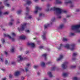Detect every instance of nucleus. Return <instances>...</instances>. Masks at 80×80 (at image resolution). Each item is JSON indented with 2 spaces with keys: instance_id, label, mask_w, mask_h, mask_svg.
<instances>
[{
  "instance_id": "obj_42",
  "label": "nucleus",
  "mask_w": 80,
  "mask_h": 80,
  "mask_svg": "<svg viewBox=\"0 0 80 80\" xmlns=\"http://www.w3.org/2000/svg\"><path fill=\"white\" fill-rule=\"evenodd\" d=\"M7 63H8V61H7V60H6L5 61V64H6V65H7Z\"/></svg>"
},
{
  "instance_id": "obj_2",
  "label": "nucleus",
  "mask_w": 80,
  "mask_h": 80,
  "mask_svg": "<svg viewBox=\"0 0 80 80\" xmlns=\"http://www.w3.org/2000/svg\"><path fill=\"white\" fill-rule=\"evenodd\" d=\"M75 45L74 44H72L71 45L70 44H67L66 46H64V47L68 49H70L71 51H73V50L75 49Z\"/></svg>"
},
{
  "instance_id": "obj_43",
  "label": "nucleus",
  "mask_w": 80,
  "mask_h": 80,
  "mask_svg": "<svg viewBox=\"0 0 80 80\" xmlns=\"http://www.w3.org/2000/svg\"><path fill=\"white\" fill-rule=\"evenodd\" d=\"M11 64L12 65H14V64H15V62H11Z\"/></svg>"
},
{
  "instance_id": "obj_6",
  "label": "nucleus",
  "mask_w": 80,
  "mask_h": 80,
  "mask_svg": "<svg viewBox=\"0 0 80 80\" xmlns=\"http://www.w3.org/2000/svg\"><path fill=\"white\" fill-rule=\"evenodd\" d=\"M35 9L36 10L34 11V13L36 14L37 13V12H38V10H42V8L40 7H36L35 8Z\"/></svg>"
},
{
  "instance_id": "obj_28",
  "label": "nucleus",
  "mask_w": 80,
  "mask_h": 80,
  "mask_svg": "<svg viewBox=\"0 0 80 80\" xmlns=\"http://www.w3.org/2000/svg\"><path fill=\"white\" fill-rule=\"evenodd\" d=\"M41 66H42V67H44V66H45V64L44 62H42L41 63Z\"/></svg>"
},
{
  "instance_id": "obj_44",
  "label": "nucleus",
  "mask_w": 80,
  "mask_h": 80,
  "mask_svg": "<svg viewBox=\"0 0 80 80\" xmlns=\"http://www.w3.org/2000/svg\"><path fill=\"white\" fill-rule=\"evenodd\" d=\"M40 49H42V48H43V46H40L39 47Z\"/></svg>"
},
{
  "instance_id": "obj_5",
  "label": "nucleus",
  "mask_w": 80,
  "mask_h": 80,
  "mask_svg": "<svg viewBox=\"0 0 80 80\" xmlns=\"http://www.w3.org/2000/svg\"><path fill=\"white\" fill-rule=\"evenodd\" d=\"M68 62H65L62 65V67L63 69H66L67 68Z\"/></svg>"
},
{
  "instance_id": "obj_59",
  "label": "nucleus",
  "mask_w": 80,
  "mask_h": 80,
  "mask_svg": "<svg viewBox=\"0 0 80 80\" xmlns=\"http://www.w3.org/2000/svg\"><path fill=\"white\" fill-rule=\"evenodd\" d=\"M63 20L64 22H66V19L65 18H64L63 19Z\"/></svg>"
},
{
  "instance_id": "obj_35",
  "label": "nucleus",
  "mask_w": 80,
  "mask_h": 80,
  "mask_svg": "<svg viewBox=\"0 0 80 80\" xmlns=\"http://www.w3.org/2000/svg\"><path fill=\"white\" fill-rule=\"evenodd\" d=\"M55 70V67H53L52 68L51 70L54 71V70Z\"/></svg>"
},
{
  "instance_id": "obj_49",
  "label": "nucleus",
  "mask_w": 80,
  "mask_h": 80,
  "mask_svg": "<svg viewBox=\"0 0 80 80\" xmlns=\"http://www.w3.org/2000/svg\"><path fill=\"white\" fill-rule=\"evenodd\" d=\"M6 6L7 7H10V4H6Z\"/></svg>"
},
{
  "instance_id": "obj_27",
  "label": "nucleus",
  "mask_w": 80,
  "mask_h": 80,
  "mask_svg": "<svg viewBox=\"0 0 80 80\" xmlns=\"http://www.w3.org/2000/svg\"><path fill=\"white\" fill-rule=\"evenodd\" d=\"M63 47V45L62 44H61L60 45V46L59 48H58V49L59 50H60L61 49V48L62 47Z\"/></svg>"
},
{
  "instance_id": "obj_39",
  "label": "nucleus",
  "mask_w": 80,
  "mask_h": 80,
  "mask_svg": "<svg viewBox=\"0 0 80 80\" xmlns=\"http://www.w3.org/2000/svg\"><path fill=\"white\" fill-rule=\"evenodd\" d=\"M25 32H28V33H30V31H29L28 30H25Z\"/></svg>"
},
{
  "instance_id": "obj_47",
  "label": "nucleus",
  "mask_w": 80,
  "mask_h": 80,
  "mask_svg": "<svg viewBox=\"0 0 80 80\" xmlns=\"http://www.w3.org/2000/svg\"><path fill=\"white\" fill-rule=\"evenodd\" d=\"M71 35L73 36L75 35V34H74V33H71Z\"/></svg>"
},
{
  "instance_id": "obj_41",
  "label": "nucleus",
  "mask_w": 80,
  "mask_h": 80,
  "mask_svg": "<svg viewBox=\"0 0 80 80\" xmlns=\"http://www.w3.org/2000/svg\"><path fill=\"white\" fill-rule=\"evenodd\" d=\"M32 18V17L31 16H29V17L28 18H29V19H31V18Z\"/></svg>"
},
{
  "instance_id": "obj_21",
  "label": "nucleus",
  "mask_w": 80,
  "mask_h": 80,
  "mask_svg": "<svg viewBox=\"0 0 80 80\" xmlns=\"http://www.w3.org/2000/svg\"><path fill=\"white\" fill-rule=\"evenodd\" d=\"M50 25V24H45L44 25V27L45 29L47 28Z\"/></svg>"
},
{
  "instance_id": "obj_48",
  "label": "nucleus",
  "mask_w": 80,
  "mask_h": 80,
  "mask_svg": "<svg viewBox=\"0 0 80 80\" xmlns=\"http://www.w3.org/2000/svg\"><path fill=\"white\" fill-rule=\"evenodd\" d=\"M9 77L10 78H11L12 77V75L11 74L9 75Z\"/></svg>"
},
{
  "instance_id": "obj_1",
  "label": "nucleus",
  "mask_w": 80,
  "mask_h": 80,
  "mask_svg": "<svg viewBox=\"0 0 80 80\" xmlns=\"http://www.w3.org/2000/svg\"><path fill=\"white\" fill-rule=\"evenodd\" d=\"M50 7V4H48L47 5L48 8L46 10V12H48V11H51L52 10H54L55 11V14L58 16V18H61V16L60 15L62 13H67V12L65 10H63L62 9H60L58 8H55V7L51 8L50 9L49 8Z\"/></svg>"
},
{
  "instance_id": "obj_36",
  "label": "nucleus",
  "mask_w": 80,
  "mask_h": 80,
  "mask_svg": "<svg viewBox=\"0 0 80 80\" xmlns=\"http://www.w3.org/2000/svg\"><path fill=\"white\" fill-rule=\"evenodd\" d=\"M14 48H13L12 49H11L10 51L11 52H14Z\"/></svg>"
},
{
  "instance_id": "obj_34",
  "label": "nucleus",
  "mask_w": 80,
  "mask_h": 80,
  "mask_svg": "<svg viewBox=\"0 0 80 80\" xmlns=\"http://www.w3.org/2000/svg\"><path fill=\"white\" fill-rule=\"evenodd\" d=\"M8 12H5L3 13V15H8Z\"/></svg>"
},
{
  "instance_id": "obj_11",
  "label": "nucleus",
  "mask_w": 80,
  "mask_h": 80,
  "mask_svg": "<svg viewBox=\"0 0 80 80\" xmlns=\"http://www.w3.org/2000/svg\"><path fill=\"white\" fill-rule=\"evenodd\" d=\"M45 34H46V32H43V35L42 36V39L44 40H46Z\"/></svg>"
},
{
  "instance_id": "obj_24",
  "label": "nucleus",
  "mask_w": 80,
  "mask_h": 80,
  "mask_svg": "<svg viewBox=\"0 0 80 80\" xmlns=\"http://www.w3.org/2000/svg\"><path fill=\"white\" fill-rule=\"evenodd\" d=\"M62 76H63V77H68V74H67V73H63Z\"/></svg>"
},
{
  "instance_id": "obj_4",
  "label": "nucleus",
  "mask_w": 80,
  "mask_h": 80,
  "mask_svg": "<svg viewBox=\"0 0 80 80\" xmlns=\"http://www.w3.org/2000/svg\"><path fill=\"white\" fill-rule=\"evenodd\" d=\"M27 25V23H25L22 26V28H18V30L19 32H20V31L21 32H22L23 30H24L25 29V28L26 27V25Z\"/></svg>"
},
{
  "instance_id": "obj_53",
  "label": "nucleus",
  "mask_w": 80,
  "mask_h": 80,
  "mask_svg": "<svg viewBox=\"0 0 80 80\" xmlns=\"http://www.w3.org/2000/svg\"><path fill=\"white\" fill-rule=\"evenodd\" d=\"M5 55H7L8 54V53L6 51L5 52Z\"/></svg>"
},
{
  "instance_id": "obj_8",
  "label": "nucleus",
  "mask_w": 80,
  "mask_h": 80,
  "mask_svg": "<svg viewBox=\"0 0 80 80\" xmlns=\"http://www.w3.org/2000/svg\"><path fill=\"white\" fill-rule=\"evenodd\" d=\"M63 58V57L62 55H60V57L59 58H58V59H57L56 61L57 62H58V61H60V60H61Z\"/></svg>"
},
{
  "instance_id": "obj_12",
  "label": "nucleus",
  "mask_w": 80,
  "mask_h": 80,
  "mask_svg": "<svg viewBox=\"0 0 80 80\" xmlns=\"http://www.w3.org/2000/svg\"><path fill=\"white\" fill-rule=\"evenodd\" d=\"M26 38V37L24 35H22L20 37V38L21 40H25Z\"/></svg>"
},
{
  "instance_id": "obj_55",
  "label": "nucleus",
  "mask_w": 80,
  "mask_h": 80,
  "mask_svg": "<svg viewBox=\"0 0 80 80\" xmlns=\"http://www.w3.org/2000/svg\"><path fill=\"white\" fill-rule=\"evenodd\" d=\"M29 53V51H28L26 52V54H28Z\"/></svg>"
},
{
  "instance_id": "obj_3",
  "label": "nucleus",
  "mask_w": 80,
  "mask_h": 80,
  "mask_svg": "<svg viewBox=\"0 0 80 80\" xmlns=\"http://www.w3.org/2000/svg\"><path fill=\"white\" fill-rule=\"evenodd\" d=\"M80 27V24L79 25H73L72 26L71 28L72 30H75L76 31V33H79L80 30H79V28Z\"/></svg>"
},
{
  "instance_id": "obj_64",
  "label": "nucleus",
  "mask_w": 80,
  "mask_h": 80,
  "mask_svg": "<svg viewBox=\"0 0 80 80\" xmlns=\"http://www.w3.org/2000/svg\"><path fill=\"white\" fill-rule=\"evenodd\" d=\"M22 50V48H20V50Z\"/></svg>"
},
{
  "instance_id": "obj_9",
  "label": "nucleus",
  "mask_w": 80,
  "mask_h": 80,
  "mask_svg": "<svg viewBox=\"0 0 80 80\" xmlns=\"http://www.w3.org/2000/svg\"><path fill=\"white\" fill-rule=\"evenodd\" d=\"M77 53H73V55H72V57H73V58H72V60H75V59H76V58H74V57H76L77 56Z\"/></svg>"
},
{
  "instance_id": "obj_23",
  "label": "nucleus",
  "mask_w": 80,
  "mask_h": 80,
  "mask_svg": "<svg viewBox=\"0 0 80 80\" xmlns=\"http://www.w3.org/2000/svg\"><path fill=\"white\" fill-rule=\"evenodd\" d=\"M47 55L46 54H42V57H44L45 58V60H47Z\"/></svg>"
},
{
  "instance_id": "obj_20",
  "label": "nucleus",
  "mask_w": 80,
  "mask_h": 80,
  "mask_svg": "<svg viewBox=\"0 0 80 80\" xmlns=\"http://www.w3.org/2000/svg\"><path fill=\"white\" fill-rule=\"evenodd\" d=\"M63 24H61L60 25V26L58 27V29H62L63 27Z\"/></svg>"
},
{
  "instance_id": "obj_25",
  "label": "nucleus",
  "mask_w": 80,
  "mask_h": 80,
  "mask_svg": "<svg viewBox=\"0 0 80 80\" xmlns=\"http://www.w3.org/2000/svg\"><path fill=\"white\" fill-rule=\"evenodd\" d=\"M41 16H42V17H45V15H44L43 14L40 13L39 15V17H41Z\"/></svg>"
},
{
  "instance_id": "obj_30",
  "label": "nucleus",
  "mask_w": 80,
  "mask_h": 80,
  "mask_svg": "<svg viewBox=\"0 0 80 80\" xmlns=\"http://www.w3.org/2000/svg\"><path fill=\"white\" fill-rule=\"evenodd\" d=\"M71 68H76V66H72L71 67Z\"/></svg>"
},
{
  "instance_id": "obj_15",
  "label": "nucleus",
  "mask_w": 80,
  "mask_h": 80,
  "mask_svg": "<svg viewBox=\"0 0 80 80\" xmlns=\"http://www.w3.org/2000/svg\"><path fill=\"white\" fill-rule=\"evenodd\" d=\"M26 10L27 13H26V15H28V12H29V9L28 8L26 7Z\"/></svg>"
},
{
  "instance_id": "obj_45",
  "label": "nucleus",
  "mask_w": 80,
  "mask_h": 80,
  "mask_svg": "<svg viewBox=\"0 0 80 80\" xmlns=\"http://www.w3.org/2000/svg\"><path fill=\"white\" fill-rule=\"evenodd\" d=\"M76 12H80V9H78L76 10Z\"/></svg>"
},
{
  "instance_id": "obj_17",
  "label": "nucleus",
  "mask_w": 80,
  "mask_h": 80,
  "mask_svg": "<svg viewBox=\"0 0 80 80\" xmlns=\"http://www.w3.org/2000/svg\"><path fill=\"white\" fill-rule=\"evenodd\" d=\"M20 75V72L17 71L15 72V76H18Z\"/></svg>"
},
{
  "instance_id": "obj_46",
  "label": "nucleus",
  "mask_w": 80,
  "mask_h": 80,
  "mask_svg": "<svg viewBox=\"0 0 80 80\" xmlns=\"http://www.w3.org/2000/svg\"><path fill=\"white\" fill-rule=\"evenodd\" d=\"M3 6H2L0 7V10L3 9Z\"/></svg>"
},
{
  "instance_id": "obj_14",
  "label": "nucleus",
  "mask_w": 80,
  "mask_h": 80,
  "mask_svg": "<svg viewBox=\"0 0 80 80\" xmlns=\"http://www.w3.org/2000/svg\"><path fill=\"white\" fill-rule=\"evenodd\" d=\"M26 4H27V5H30V4L32 3V2L28 0L26 2Z\"/></svg>"
},
{
  "instance_id": "obj_29",
  "label": "nucleus",
  "mask_w": 80,
  "mask_h": 80,
  "mask_svg": "<svg viewBox=\"0 0 80 80\" xmlns=\"http://www.w3.org/2000/svg\"><path fill=\"white\" fill-rule=\"evenodd\" d=\"M62 41L63 42H66V41H67V39L66 38H63V39L62 40Z\"/></svg>"
},
{
  "instance_id": "obj_58",
  "label": "nucleus",
  "mask_w": 80,
  "mask_h": 80,
  "mask_svg": "<svg viewBox=\"0 0 80 80\" xmlns=\"http://www.w3.org/2000/svg\"><path fill=\"white\" fill-rule=\"evenodd\" d=\"M2 11H0V15H2Z\"/></svg>"
},
{
  "instance_id": "obj_33",
  "label": "nucleus",
  "mask_w": 80,
  "mask_h": 80,
  "mask_svg": "<svg viewBox=\"0 0 80 80\" xmlns=\"http://www.w3.org/2000/svg\"><path fill=\"white\" fill-rule=\"evenodd\" d=\"M73 80H78V78H77L75 77L73 78Z\"/></svg>"
},
{
  "instance_id": "obj_18",
  "label": "nucleus",
  "mask_w": 80,
  "mask_h": 80,
  "mask_svg": "<svg viewBox=\"0 0 80 80\" xmlns=\"http://www.w3.org/2000/svg\"><path fill=\"white\" fill-rule=\"evenodd\" d=\"M48 74L49 75L50 77H53V75L52 74V72H48Z\"/></svg>"
},
{
  "instance_id": "obj_40",
  "label": "nucleus",
  "mask_w": 80,
  "mask_h": 80,
  "mask_svg": "<svg viewBox=\"0 0 80 80\" xmlns=\"http://www.w3.org/2000/svg\"><path fill=\"white\" fill-rule=\"evenodd\" d=\"M0 59H1V61L2 62H3V58H2L0 57Z\"/></svg>"
},
{
  "instance_id": "obj_7",
  "label": "nucleus",
  "mask_w": 80,
  "mask_h": 80,
  "mask_svg": "<svg viewBox=\"0 0 80 80\" xmlns=\"http://www.w3.org/2000/svg\"><path fill=\"white\" fill-rule=\"evenodd\" d=\"M4 35L5 37H8L9 38H12V41H14L15 40V39L14 38H12V37L10 36V35H9L8 34H6L5 33H4Z\"/></svg>"
},
{
  "instance_id": "obj_10",
  "label": "nucleus",
  "mask_w": 80,
  "mask_h": 80,
  "mask_svg": "<svg viewBox=\"0 0 80 80\" xmlns=\"http://www.w3.org/2000/svg\"><path fill=\"white\" fill-rule=\"evenodd\" d=\"M28 45H31L32 47H35V44L32 43H28Z\"/></svg>"
},
{
  "instance_id": "obj_60",
  "label": "nucleus",
  "mask_w": 80,
  "mask_h": 80,
  "mask_svg": "<svg viewBox=\"0 0 80 80\" xmlns=\"http://www.w3.org/2000/svg\"><path fill=\"white\" fill-rule=\"evenodd\" d=\"M40 72H38L37 73V74H38V75H40Z\"/></svg>"
},
{
  "instance_id": "obj_26",
  "label": "nucleus",
  "mask_w": 80,
  "mask_h": 80,
  "mask_svg": "<svg viewBox=\"0 0 80 80\" xmlns=\"http://www.w3.org/2000/svg\"><path fill=\"white\" fill-rule=\"evenodd\" d=\"M22 12V10H19L18 11V14H20V13H21V12Z\"/></svg>"
},
{
  "instance_id": "obj_13",
  "label": "nucleus",
  "mask_w": 80,
  "mask_h": 80,
  "mask_svg": "<svg viewBox=\"0 0 80 80\" xmlns=\"http://www.w3.org/2000/svg\"><path fill=\"white\" fill-rule=\"evenodd\" d=\"M22 56L21 55H20L18 56V58H20V60H18V62H20V60H23V58H21Z\"/></svg>"
},
{
  "instance_id": "obj_38",
  "label": "nucleus",
  "mask_w": 80,
  "mask_h": 80,
  "mask_svg": "<svg viewBox=\"0 0 80 80\" xmlns=\"http://www.w3.org/2000/svg\"><path fill=\"white\" fill-rule=\"evenodd\" d=\"M25 70L26 72H28V67L26 68H25Z\"/></svg>"
},
{
  "instance_id": "obj_63",
  "label": "nucleus",
  "mask_w": 80,
  "mask_h": 80,
  "mask_svg": "<svg viewBox=\"0 0 80 80\" xmlns=\"http://www.w3.org/2000/svg\"><path fill=\"white\" fill-rule=\"evenodd\" d=\"M78 42H80V39H79V40H78Z\"/></svg>"
},
{
  "instance_id": "obj_19",
  "label": "nucleus",
  "mask_w": 80,
  "mask_h": 80,
  "mask_svg": "<svg viewBox=\"0 0 80 80\" xmlns=\"http://www.w3.org/2000/svg\"><path fill=\"white\" fill-rule=\"evenodd\" d=\"M56 2L57 4H61L62 3V2L58 0H56Z\"/></svg>"
},
{
  "instance_id": "obj_62",
  "label": "nucleus",
  "mask_w": 80,
  "mask_h": 80,
  "mask_svg": "<svg viewBox=\"0 0 80 80\" xmlns=\"http://www.w3.org/2000/svg\"><path fill=\"white\" fill-rule=\"evenodd\" d=\"M8 1V0H6L5 1V2H7Z\"/></svg>"
},
{
  "instance_id": "obj_22",
  "label": "nucleus",
  "mask_w": 80,
  "mask_h": 80,
  "mask_svg": "<svg viewBox=\"0 0 80 80\" xmlns=\"http://www.w3.org/2000/svg\"><path fill=\"white\" fill-rule=\"evenodd\" d=\"M65 4H68V3L72 4V1L70 0H68V2H65Z\"/></svg>"
},
{
  "instance_id": "obj_50",
  "label": "nucleus",
  "mask_w": 80,
  "mask_h": 80,
  "mask_svg": "<svg viewBox=\"0 0 80 80\" xmlns=\"http://www.w3.org/2000/svg\"><path fill=\"white\" fill-rule=\"evenodd\" d=\"M12 35L13 36H15V34L14 33H12Z\"/></svg>"
},
{
  "instance_id": "obj_52",
  "label": "nucleus",
  "mask_w": 80,
  "mask_h": 80,
  "mask_svg": "<svg viewBox=\"0 0 80 80\" xmlns=\"http://www.w3.org/2000/svg\"><path fill=\"white\" fill-rule=\"evenodd\" d=\"M68 17H70V16L69 15H68L67 16H66V18H68Z\"/></svg>"
},
{
  "instance_id": "obj_16",
  "label": "nucleus",
  "mask_w": 80,
  "mask_h": 80,
  "mask_svg": "<svg viewBox=\"0 0 80 80\" xmlns=\"http://www.w3.org/2000/svg\"><path fill=\"white\" fill-rule=\"evenodd\" d=\"M13 21H14V20H13V19L11 20V22L9 23V25H13Z\"/></svg>"
},
{
  "instance_id": "obj_32",
  "label": "nucleus",
  "mask_w": 80,
  "mask_h": 80,
  "mask_svg": "<svg viewBox=\"0 0 80 80\" xmlns=\"http://www.w3.org/2000/svg\"><path fill=\"white\" fill-rule=\"evenodd\" d=\"M38 65H34V68H38Z\"/></svg>"
},
{
  "instance_id": "obj_61",
  "label": "nucleus",
  "mask_w": 80,
  "mask_h": 80,
  "mask_svg": "<svg viewBox=\"0 0 80 80\" xmlns=\"http://www.w3.org/2000/svg\"><path fill=\"white\" fill-rule=\"evenodd\" d=\"M17 23H20V22L19 21H18L17 22Z\"/></svg>"
},
{
  "instance_id": "obj_37",
  "label": "nucleus",
  "mask_w": 80,
  "mask_h": 80,
  "mask_svg": "<svg viewBox=\"0 0 80 80\" xmlns=\"http://www.w3.org/2000/svg\"><path fill=\"white\" fill-rule=\"evenodd\" d=\"M2 43H3L5 42V39H2Z\"/></svg>"
},
{
  "instance_id": "obj_51",
  "label": "nucleus",
  "mask_w": 80,
  "mask_h": 80,
  "mask_svg": "<svg viewBox=\"0 0 80 80\" xmlns=\"http://www.w3.org/2000/svg\"><path fill=\"white\" fill-rule=\"evenodd\" d=\"M24 79H25V78H24V77H21V80H24Z\"/></svg>"
},
{
  "instance_id": "obj_54",
  "label": "nucleus",
  "mask_w": 80,
  "mask_h": 80,
  "mask_svg": "<svg viewBox=\"0 0 80 80\" xmlns=\"http://www.w3.org/2000/svg\"><path fill=\"white\" fill-rule=\"evenodd\" d=\"M30 66V64L29 63L27 64L26 65V66H28V67H29V66Z\"/></svg>"
},
{
  "instance_id": "obj_56",
  "label": "nucleus",
  "mask_w": 80,
  "mask_h": 80,
  "mask_svg": "<svg viewBox=\"0 0 80 80\" xmlns=\"http://www.w3.org/2000/svg\"><path fill=\"white\" fill-rule=\"evenodd\" d=\"M73 7V5H71L70 6V7L72 8V7Z\"/></svg>"
},
{
  "instance_id": "obj_31",
  "label": "nucleus",
  "mask_w": 80,
  "mask_h": 80,
  "mask_svg": "<svg viewBox=\"0 0 80 80\" xmlns=\"http://www.w3.org/2000/svg\"><path fill=\"white\" fill-rule=\"evenodd\" d=\"M55 18H53L51 20V21H52V22H54V21H55Z\"/></svg>"
},
{
  "instance_id": "obj_57",
  "label": "nucleus",
  "mask_w": 80,
  "mask_h": 80,
  "mask_svg": "<svg viewBox=\"0 0 80 80\" xmlns=\"http://www.w3.org/2000/svg\"><path fill=\"white\" fill-rule=\"evenodd\" d=\"M6 80V78H4L2 79V80Z\"/></svg>"
}]
</instances>
